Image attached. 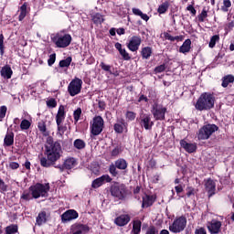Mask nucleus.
Listing matches in <instances>:
<instances>
[{"label":"nucleus","mask_w":234,"mask_h":234,"mask_svg":"<svg viewBox=\"0 0 234 234\" xmlns=\"http://www.w3.org/2000/svg\"><path fill=\"white\" fill-rule=\"evenodd\" d=\"M46 155L49 162L54 164V162H58L61 155L63 154V150L61 149V144L58 141H54V139L50 136L47 137L46 140Z\"/></svg>","instance_id":"nucleus-1"},{"label":"nucleus","mask_w":234,"mask_h":234,"mask_svg":"<svg viewBox=\"0 0 234 234\" xmlns=\"http://www.w3.org/2000/svg\"><path fill=\"white\" fill-rule=\"evenodd\" d=\"M197 111H209L215 107V96L211 93H202L196 105Z\"/></svg>","instance_id":"nucleus-2"},{"label":"nucleus","mask_w":234,"mask_h":234,"mask_svg":"<svg viewBox=\"0 0 234 234\" xmlns=\"http://www.w3.org/2000/svg\"><path fill=\"white\" fill-rule=\"evenodd\" d=\"M29 191L33 198H47L48 191H50V186L48 184H36L29 187Z\"/></svg>","instance_id":"nucleus-3"},{"label":"nucleus","mask_w":234,"mask_h":234,"mask_svg":"<svg viewBox=\"0 0 234 234\" xmlns=\"http://www.w3.org/2000/svg\"><path fill=\"white\" fill-rule=\"evenodd\" d=\"M52 41L58 48H67V47H69L72 41V37H70L69 34L58 33L52 37Z\"/></svg>","instance_id":"nucleus-4"},{"label":"nucleus","mask_w":234,"mask_h":234,"mask_svg":"<svg viewBox=\"0 0 234 234\" xmlns=\"http://www.w3.org/2000/svg\"><path fill=\"white\" fill-rule=\"evenodd\" d=\"M216 131H218V127L217 125L207 124L199 130L197 138L198 140H207Z\"/></svg>","instance_id":"nucleus-5"},{"label":"nucleus","mask_w":234,"mask_h":234,"mask_svg":"<svg viewBox=\"0 0 234 234\" xmlns=\"http://www.w3.org/2000/svg\"><path fill=\"white\" fill-rule=\"evenodd\" d=\"M187 224V219L185 217H180L174 220V222L169 226V231L172 233H180L186 229Z\"/></svg>","instance_id":"nucleus-6"},{"label":"nucleus","mask_w":234,"mask_h":234,"mask_svg":"<svg viewBox=\"0 0 234 234\" xmlns=\"http://www.w3.org/2000/svg\"><path fill=\"white\" fill-rule=\"evenodd\" d=\"M83 85V80L75 78L68 86V91L69 96H78L81 92V86Z\"/></svg>","instance_id":"nucleus-7"},{"label":"nucleus","mask_w":234,"mask_h":234,"mask_svg":"<svg viewBox=\"0 0 234 234\" xmlns=\"http://www.w3.org/2000/svg\"><path fill=\"white\" fill-rule=\"evenodd\" d=\"M91 134L94 136H98V134L101 133V131H103V118L101 116H96L93 118L91 122Z\"/></svg>","instance_id":"nucleus-8"},{"label":"nucleus","mask_w":234,"mask_h":234,"mask_svg":"<svg viewBox=\"0 0 234 234\" xmlns=\"http://www.w3.org/2000/svg\"><path fill=\"white\" fill-rule=\"evenodd\" d=\"M166 112L167 109L160 104L153 105L152 114L155 120H165Z\"/></svg>","instance_id":"nucleus-9"},{"label":"nucleus","mask_w":234,"mask_h":234,"mask_svg":"<svg viewBox=\"0 0 234 234\" xmlns=\"http://www.w3.org/2000/svg\"><path fill=\"white\" fill-rule=\"evenodd\" d=\"M140 45H142V37L138 36H133L130 38V41L128 43V48L132 52H136V50L140 48Z\"/></svg>","instance_id":"nucleus-10"},{"label":"nucleus","mask_w":234,"mask_h":234,"mask_svg":"<svg viewBox=\"0 0 234 234\" xmlns=\"http://www.w3.org/2000/svg\"><path fill=\"white\" fill-rule=\"evenodd\" d=\"M220 228H222V222L213 219L211 222L207 223V229L211 234L220 233Z\"/></svg>","instance_id":"nucleus-11"},{"label":"nucleus","mask_w":234,"mask_h":234,"mask_svg":"<svg viewBox=\"0 0 234 234\" xmlns=\"http://www.w3.org/2000/svg\"><path fill=\"white\" fill-rule=\"evenodd\" d=\"M112 179L109 175H103L101 177H98L97 179L93 180L91 183V187L93 189H98V187H101L105 182H111Z\"/></svg>","instance_id":"nucleus-12"},{"label":"nucleus","mask_w":234,"mask_h":234,"mask_svg":"<svg viewBox=\"0 0 234 234\" xmlns=\"http://www.w3.org/2000/svg\"><path fill=\"white\" fill-rule=\"evenodd\" d=\"M140 124L143 126L146 131H149L152 129L154 122L151 121V115L149 114H144L140 117Z\"/></svg>","instance_id":"nucleus-13"},{"label":"nucleus","mask_w":234,"mask_h":234,"mask_svg":"<svg viewBox=\"0 0 234 234\" xmlns=\"http://www.w3.org/2000/svg\"><path fill=\"white\" fill-rule=\"evenodd\" d=\"M78 212L74 209H69L64 212L61 216L62 222H70V220H75L78 218Z\"/></svg>","instance_id":"nucleus-14"},{"label":"nucleus","mask_w":234,"mask_h":234,"mask_svg":"<svg viewBox=\"0 0 234 234\" xmlns=\"http://www.w3.org/2000/svg\"><path fill=\"white\" fill-rule=\"evenodd\" d=\"M111 193L112 197H116L117 198H123V195L125 193V187L123 186H112L111 188Z\"/></svg>","instance_id":"nucleus-15"},{"label":"nucleus","mask_w":234,"mask_h":234,"mask_svg":"<svg viewBox=\"0 0 234 234\" xmlns=\"http://www.w3.org/2000/svg\"><path fill=\"white\" fill-rule=\"evenodd\" d=\"M77 165L78 162L74 157H69L64 161L62 165L58 166V169H73V167H76Z\"/></svg>","instance_id":"nucleus-16"},{"label":"nucleus","mask_w":234,"mask_h":234,"mask_svg":"<svg viewBox=\"0 0 234 234\" xmlns=\"http://www.w3.org/2000/svg\"><path fill=\"white\" fill-rule=\"evenodd\" d=\"M131 221V217H129V215L127 214H123L121 215L119 217H117L114 220V223L117 226H127V224H129V222Z\"/></svg>","instance_id":"nucleus-17"},{"label":"nucleus","mask_w":234,"mask_h":234,"mask_svg":"<svg viewBox=\"0 0 234 234\" xmlns=\"http://www.w3.org/2000/svg\"><path fill=\"white\" fill-rule=\"evenodd\" d=\"M180 145L186 151V153H195L197 151V144L193 143H187L186 140L180 141Z\"/></svg>","instance_id":"nucleus-18"},{"label":"nucleus","mask_w":234,"mask_h":234,"mask_svg":"<svg viewBox=\"0 0 234 234\" xmlns=\"http://www.w3.org/2000/svg\"><path fill=\"white\" fill-rule=\"evenodd\" d=\"M206 190L207 191L209 197H213L215 195V190L217 187V184L212 179H207L205 183Z\"/></svg>","instance_id":"nucleus-19"},{"label":"nucleus","mask_w":234,"mask_h":234,"mask_svg":"<svg viewBox=\"0 0 234 234\" xmlns=\"http://www.w3.org/2000/svg\"><path fill=\"white\" fill-rule=\"evenodd\" d=\"M0 74L4 80H10L14 74V71H12V68L9 65H5L2 67Z\"/></svg>","instance_id":"nucleus-20"},{"label":"nucleus","mask_w":234,"mask_h":234,"mask_svg":"<svg viewBox=\"0 0 234 234\" xmlns=\"http://www.w3.org/2000/svg\"><path fill=\"white\" fill-rule=\"evenodd\" d=\"M65 121V106L61 105L58 108L57 116H56V122L57 123H63Z\"/></svg>","instance_id":"nucleus-21"},{"label":"nucleus","mask_w":234,"mask_h":234,"mask_svg":"<svg viewBox=\"0 0 234 234\" xmlns=\"http://www.w3.org/2000/svg\"><path fill=\"white\" fill-rule=\"evenodd\" d=\"M114 131L116 133H125L127 132V124L123 121H119L114 125Z\"/></svg>","instance_id":"nucleus-22"},{"label":"nucleus","mask_w":234,"mask_h":234,"mask_svg":"<svg viewBox=\"0 0 234 234\" xmlns=\"http://www.w3.org/2000/svg\"><path fill=\"white\" fill-rule=\"evenodd\" d=\"M191 50V39H186L179 48L181 54H187Z\"/></svg>","instance_id":"nucleus-23"},{"label":"nucleus","mask_w":234,"mask_h":234,"mask_svg":"<svg viewBox=\"0 0 234 234\" xmlns=\"http://www.w3.org/2000/svg\"><path fill=\"white\" fill-rule=\"evenodd\" d=\"M86 144L85 141L81 140V139H76L73 142V147L74 149H77V151H83V149L86 147Z\"/></svg>","instance_id":"nucleus-24"},{"label":"nucleus","mask_w":234,"mask_h":234,"mask_svg":"<svg viewBox=\"0 0 234 234\" xmlns=\"http://www.w3.org/2000/svg\"><path fill=\"white\" fill-rule=\"evenodd\" d=\"M47 222V213L40 212L37 217V226H43Z\"/></svg>","instance_id":"nucleus-25"},{"label":"nucleus","mask_w":234,"mask_h":234,"mask_svg":"<svg viewBox=\"0 0 234 234\" xmlns=\"http://www.w3.org/2000/svg\"><path fill=\"white\" fill-rule=\"evenodd\" d=\"M31 125H32V120L28 121L27 119H23L20 123V129L21 131H28Z\"/></svg>","instance_id":"nucleus-26"},{"label":"nucleus","mask_w":234,"mask_h":234,"mask_svg":"<svg viewBox=\"0 0 234 234\" xmlns=\"http://www.w3.org/2000/svg\"><path fill=\"white\" fill-rule=\"evenodd\" d=\"M19 12L18 21H23L27 17V3L20 6Z\"/></svg>","instance_id":"nucleus-27"},{"label":"nucleus","mask_w":234,"mask_h":234,"mask_svg":"<svg viewBox=\"0 0 234 234\" xmlns=\"http://www.w3.org/2000/svg\"><path fill=\"white\" fill-rule=\"evenodd\" d=\"M153 202L154 200L153 199V197L151 196H145L143 197V207H149V206H153Z\"/></svg>","instance_id":"nucleus-28"},{"label":"nucleus","mask_w":234,"mask_h":234,"mask_svg":"<svg viewBox=\"0 0 234 234\" xmlns=\"http://www.w3.org/2000/svg\"><path fill=\"white\" fill-rule=\"evenodd\" d=\"M4 144L5 145H6L7 147L12 145L14 144V133H7L5 137V140H4Z\"/></svg>","instance_id":"nucleus-29"},{"label":"nucleus","mask_w":234,"mask_h":234,"mask_svg":"<svg viewBox=\"0 0 234 234\" xmlns=\"http://www.w3.org/2000/svg\"><path fill=\"white\" fill-rule=\"evenodd\" d=\"M92 21L93 23H95V25H101V23H103L105 19L103 18V16L97 13L92 16Z\"/></svg>","instance_id":"nucleus-30"},{"label":"nucleus","mask_w":234,"mask_h":234,"mask_svg":"<svg viewBox=\"0 0 234 234\" xmlns=\"http://www.w3.org/2000/svg\"><path fill=\"white\" fill-rule=\"evenodd\" d=\"M117 169H127V161L125 159H119L115 162Z\"/></svg>","instance_id":"nucleus-31"},{"label":"nucleus","mask_w":234,"mask_h":234,"mask_svg":"<svg viewBox=\"0 0 234 234\" xmlns=\"http://www.w3.org/2000/svg\"><path fill=\"white\" fill-rule=\"evenodd\" d=\"M234 81V77L232 75H228L225 76L223 78V81H222V87H228V85H229V83H233Z\"/></svg>","instance_id":"nucleus-32"},{"label":"nucleus","mask_w":234,"mask_h":234,"mask_svg":"<svg viewBox=\"0 0 234 234\" xmlns=\"http://www.w3.org/2000/svg\"><path fill=\"white\" fill-rule=\"evenodd\" d=\"M133 234H138L142 231V222L140 220H136L133 222Z\"/></svg>","instance_id":"nucleus-33"},{"label":"nucleus","mask_w":234,"mask_h":234,"mask_svg":"<svg viewBox=\"0 0 234 234\" xmlns=\"http://www.w3.org/2000/svg\"><path fill=\"white\" fill-rule=\"evenodd\" d=\"M151 54H153V50L151 49V48L146 47L143 48L142 56L143 58H144V59H148V58H151Z\"/></svg>","instance_id":"nucleus-34"},{"label":"nucleus","mask_w":234,"mask_h":234,"mask_svg":"<svg viewBox=\"0 0 234 234\" xmlns=\"http://www.w3.org/2000/svg\"><path fill=\"white\" fill-rule=\"evenodd\" d=\"M220 40V37L218 35H215L210 38V42L208 44L209 48H215V45L217 42Z\"/></svg>","instance_id":"nucleus-35"},{"label":"nucleus","mask_w":234,"mask_h":234,"mask_svg":"<svg viewBox=\"0 0 234 234\" xmlns=\"http://www.w3.org/2000/svg\"><path fill=\"white\" fill-rule=\"evenodd\" d=\"M6 234H14L17 233V225H10L5 228Z\"/></svg>","instance_id":"nucleus-36"},{"label":"nucleus","mask_w":234,"mask_h":234,"mask_svg":"<svg viewBox=\"0 0 234 234\" xmlns=\"http://www.w3.org/2000/svg\"><path fill=\"white\" fill-rule=\"evenodd\" d=\"M229 8H231V1L223 0V5L221 6L222 12H229Z\"/></svg>","instance_id":"nucleus-37"},{"label":"nucleus","mask_w":234,"mask_h":234,"mask_svg":"<svg viewBox=\"0 0 234 234\" xmlns=\"http://www.w3.org/2000/svg\"><path fill=\"white\" fill-rule=\"evenodd\" d=\"M70 63H72V58L70 57H68L67 58L63 59V60H60L59 62V67H69L70 66Z\"/></svg>","instance_id":"nucleus-38"},{"label":"nucleus","mask_w":234,"mask_h":234,"mask_svg":"<svg viewBox=\"0 0 234 234\" xmlns=\"http://www.w3.org/2000/svg\"><path fill=\"white\" fill-rule=\"evenodd\" d=\"M22 200H32V198H34V197L32 196V192L29 191H24V193L21 196Z\"/></svg>","instance_id":"nucleus-39"},{"label":"nucleus","mask_w":234,"mask_h":234,"mask_svg":"<svg viewBox=\"0 0 234 234\" xmlns=\"http://www.w3.org/2000/svg\"><path fill=\"white\" fill-rule=\"evenodd\" d=\"M0 54H5V37L0 34Z\"/></svg>","instance_id":"nucleus-40"},{"label":"nucleus","mask_w":234,"mask_h":234,"mask_svg":"<svg viewBox=\"0 0 234 234\" xmlns=\"http://www.w3.org/2000/svg\"><path fill=\"white\" fill-rule=\"evenodd\" d=\"M80 116H81V108H78L73 113L75 123H78V122H80Z\"/></svg>","instance_id":"nucleus-41"},{"label":"nucleus","mask_w":234,"mask_h":234,"mask_svg":"<svg viewBox=\"0 0 234 234\" xmlns=\"http://www.w3.org/2000/svg\"><path fill=\"white\" fill-rule=\"evenodd\" d=\"M169 8V5H167V3H164L162 4L159 8H158V12L160 14H165V12H167V9Z\"/></svg>","instance_id":"nucleus-42"},{"label":"nucleus","mask_w":234,"mask_h":234,"mask_svg":"<svg viewBox=\"0 0 234 234\" xmlns=\"http://www.w3.org/2000/svg\"><path fill=\"white\" fill-rule=\"evenodd\" d=\"M206 17H207V11L206 9H203L201 14L198 16V21L204 23Z\"/></svg>","instance_id":"nucleus-43"},{"label":"nucleus","mask_w":234,"mask_h":234,"mask_svg":"<svg viewBox=\"0 0 234 234\" xmlns=\"http://www.w3.org/2000/svg\"><path fill=\"white\" fill-rule=\"evenodd\" d=\"M6 106L0 107V122H3V119L5 118V116H6Z\"/></svg>","instance_id":"nucleus-44"},{"label":"nucleus","mask_w":234,"mask_h":234,"mask_svg":"<svg viewBox=\"0 0 234 234\" xmlns=\"http://www.w3.org/2000/svg\"><path fill=\"white\" fill-rule=\"evenodd\" d=\"M100 67L102 69V70H105V72H110V74H112L110 65H107L104 62H101Z\"/></svg>","instance_id":"nucleus-45"},{"label":"nucleus","mask_w":234,"mask_h":234,"mask_svg":"<svg viewBox=\"0 0 234 234\" xmlns=\"http://www.w3.org/2000/svg\"><path fill=\"white\" fill-rule=\"evenodd\" d=\"M37 127L40 133H47V124H45V122H39Z\"/></svg>","instance_id":"nucleus-46"},{"label":"nucleus","mask_w":234,"mask_h":234,"mask_svg":"<svg viewBox=\"0 0 234 234\" xmlns=\"http://www.w3.org/2000/svg\"><path fill=\"white\" fill-rule=\"evenodd\" d=\"M40 164L43 167H50V161L45 157L40 159Z\"/></svg>","instance_id":"nucleus-47"},{"label":"nucleus","mask_w":234,"mask_h":234,"mask_svg":"<svg viewBox=\"0 0 234 234\" xmlns=\"http://www.w3.org/2000/svg\"><path fill=\"white\" fill-rule=\"evenodd\" d=\"M121 56L123 58V59L129 60L131 59V57H129V53L125 50V48L121 49L120 51Z\"/></svg>","instance_id":"nucleus-48"},{"label":"nucleus","mask_w":234,"mask_h":234,"mask_svg":"<svg viewBox=\"0 0 234 234\" xmlns=\"http://www.w3.org/2000/svg\"><path fill=\"white\" fill-rule=\"evenodd\" d=\"M8 189V186L5 184V181L0 179V193H5Z\"/></svg>","instance_id":"nucleus-49"},{"label":"nucleus","mask_w":234,"mask_h":234,"mask_svg":"<svg viewBox=\"0 0 234 234\" xmlns=\"http://www.w3.org/2000/svg\"><path fill=\"white\" fill-rule=\"evenodd\" d=\"M47 105H48V107H51V109H54V107H56V105H58V102L56 101V100L50 99L47 101Z\"/></svg>","instance_id":"nucleus-50"},{"label":"nucleus","mask_w":234,"mask_h":234,"mask_svg":"<svg viewBox=\"0 0 234 234\" xmlns=\"http://www.w3.org/2000/svg\"><path fill=\"white\" fill-rule=\"evenodd\" d=\"M195 193H197V191L195 190V188L191 187V186H188L186 188V196L187 197H193L195 196Z\"/></svg>","instance_id":"nucleus-51"},{"label":"nucleus","mask_w":234,"mask_h":234,"mask_svg":"<svg viewBox=\"0 0 234 234\" xmlns=\"http://www.w3.org/2000/svg\"><path fill=\"white\" fill-rule=\"evenodd\" d=\"M126 118L128 120H130V122H133V120H134V118H136V113H134L133 112H126Z\"/></svg>","instance_id":"nucleus-52"},{"label":"nucleus","mask_w":234,"mask_h":234,"mask_svg":"<svg viewBox=\"0 0 234 234\" xmlns=\"http://www.w3.org/2000/svg\"><path fill=\"white\" fill-rule=\"evenodd\" d=\"M48 63L49 67H52V64H53V63H56V54H55V53H54V54H51V55L49 56V58H48Z\"/></svg>","instance_id":"nucleus-53"},{"label":"nucleus","mask_w":234,"mask_h":234,"mask_svg":"<svg viewBox=\"0 0 234 234\" xmlns=\"http://www.w3.org/2000/svg\"><path fill=\"white\" fill-rule=\"evenodd\" d=\"M184 187H185V186L182 185V184H179V185L176 186H175L176 193L177 195H180V193H182V191H184Z\"/></svg>","instance_id":"nucleus-54"},{"label":"nucleus","mask_w":234,"mask_h":234,"mask_svg":"<svg viewBox=\"0 0 234 234\" xmlns=\"http://www.w3.org/2000/svg\"><path fill=\"white\" fill-rule=\"evenodd\" d=\"M162 37L165 38V39H167L168 41H175V38H173V36H171L169 33L167 32H165L162 34Z\"/></svg>","instance_id":"nucleus-55"},{"label":"nucleus","mask_w":234,"mask_h":234,"mask_svg":"<svg viewBox=\"0 0 234 234\" xmlns=\"http://www.w3.org/2000/svg\"><path fill=\"white\" fill-rule=\"evenodd\" d=\"M109 171L112 176H116V175H118V171H116V166H114V165H110Z\"/></svg>","instance_id":"nucleus-56"},{"label":"nucleus","mask_w":234,"mask_h":234,"mask_svg":"<svg viewBox=\"0 0 234 234\" xmlns=\"http://www.w3.org/2000/svg\"><path fill=\"white\" fill-rule=\"evenodd\" d=\"M146 234H158V230H156V229L154 227H150L146 230Z\"/></svg>","instance_id":"nucleus-57"},{"label":"nucleus","mask_w":234,"mask_h":234,"mask_svg":"<svg viewBox=\"0 0 234 234\" xmlns=\"http://www.w3.org/2000/svg\"><path fill=\"white\" fill-rule=\"evenodd\" d=\"M90 171L94 175H98L100 173V166H98V165H94V166L92 168H90Z\"/></svg>","instance_id":"nucleus-58"},{"label":"nucleus","mask_w":234,"mask_h":234,"mask_svg":"<svg viewBox=\"0 0 234 234\" xmlns=\"http://www.w3.org/2000/svg\"><path fill=\"white\" fill-rule=\"evenodd\" d=\"M186 9L188 10V12H191L193 16H197V9H195L193 5H188Z\"/></svg>","instance_id":"nucleus-59"},{"label":"nucleus","mask_w":234,"mask_h":234,"mask_svg":"<svg viewBox=\"0 0 234 234\" xmlns=\"http://www.w3.org/2000/svg\"><path fill=\"white\" fill-rule=\"evenodd\" d=\"M57 125H58V134H63V133H65V127H63L61 123H57Z\"/></svg>","instance_id":"nucleus-60"},{"label":"nucleus","mask_w":234,"mask_h":234,"mask_svg":"<svg viewBox=\"0 0 234 234\" xmlns=\"http://www.w3.org/2000/svg\"><path fill=\"white\" fill-rule=\"evenodd\" d=\"M155 72H164L165 70V65H160L154 69Z\"/></svg>","instance_id":"nucleus-61"},{"label":"nucleus","mask_w":234,"mask_h":234,"mask_svg":"<svg viewBox=\"0 0 234 234\" xmlns=\"http://www.w3.org/2000/svg\"><path fill=\"white\" fill-rule=\"evenodd\" d=\"M132 11H133V14H134V16H139V17L141 16L142 14H144L142 10L138 8H133Z\"/></svg>","instance_id":"nucleus-62"},{"label":"nucleus","mask_w":234,"mask_h":234,"mask_svg":"<svg viewBox=\"0 0 234 234\" xmlns=\"http://www.w3.org/2000/svg\"><path fill=\"white\" fill-rule=\"evenodd\" d=\"M9 167H11V169H17L19 167V164L12 162L9 164Z\"/></svg>","instance_id":"nucleus-63"},{"label":"nucleus","mask_w":234,"mask_h":234,"mask_svg":"<svg viewBox=\"0 0 234 234\" xmlns=\"http://www.w3.org/2000/svg\"><path fill=\"white\" fill-rule=\"evenodd\" d=\"M196 234H206V229H197Z\"/></svg>","instance_id":"nucleus-64"}]
</instances>
